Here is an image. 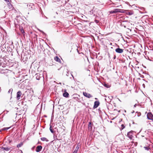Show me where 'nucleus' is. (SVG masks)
Here are the masks:
<instances>
[{"mask_svg":"<svg viewBox=\"0 0 153 153\" xmlns=\"http://www.w3.org/2000/svg\"><path fill=\"white\" fill-rule=\"evenodd\" d=\"M117 25L124 28L131 26L132 24L127 20H120L117 22Z\"/></svg>","mask_w":153,"mask_h":153,"instance_id":"f257e3e1","label":"nucleus"},{"mask_svg":"<svg viewBox=\"0 0 153 153\" xmlns=\"http://www.w3.org/2000/svg\"><path fill=\"white\" fill-rule=\"evenodd\" d=\"M36 78L37 80H39L40 78L44 79L43 75L42 74H40L39 73L36 74L35 75Z\"/></svg>","mask_w":153,"mask_h":153,"instance_id":"f03ea898","label":"nucleus"},{"mask_svg":"<svg viewBox=\"0 0 153 153\" xmlns=\"http://www.w3.org/2000/svg\"><path fill=\"white\" fill-rule=\"evenodd\" d=\"M147 116L148 119L153 120V115L151 112L148 113L147 114Z\"/></svg>","mask_w":153,"mask_h":153,"instance_id":"7ed1b4c3","label":"nucleus"},{"mask_svg":"<svg viewBox=\"0 0 153 153\" xmlns=\"http://www.w3.org/2000/svg\"><path fill=\"white\" fill-rule=\"evenodd\" d=\"M22 94V93L20 91H19L17 92L16 97V99L17 100H19L20 99V97Z\"/></svg>","mask_w":153,"mask_h":153,"instance_id":"20e7f679","label":"nucleus"},{"mask_svg":"<svg viewBox=\"0 0 153 153\" xmlns=\"http://www.w3.org/2000/svg\"><path fill=\"white\" fill-rule=\"evenodd\" d=\"M120 9L115 8L114 9V10L111 11L110 12V13H117L120 12Z\"/></svg>","mask_w":153,"mask_h":153,"instance_id":"39448f33","label":"nucleus"},{"mask_svg":"<svg viewBox=\"0 0 153 153\" xmlns=\"http://www.w3.org/2000/svg\"><path fill=\"white\" fill-rule=\"evenodd\" d=\"M115 51L117 53H121L123 52V50L118 48L115 49Z\"/></svg>","mask_w":153,"mask_h":153,"instance_id":"423d86ee","label":"nucleus"},{"mask_svg":"<svg viewBox=\"0 0 153 153\" xmlns=\"http://www.w3.org/2000/svg\"><path fill=\"white\" fill-rule=\"evenodd\" d=\"M83 94L84 96L88 98H89L92 97V96L90 94L86 92H83Z\"/></svg>","mask_w":153,"mask_h":153,"instance_id":"0eeeda50","label":"nucleus"},{"mask_svg":"<svg viewBox=\"0 0 153 153\" xmlns=\"http://www.w3.org/2000/svg\"><path fill=\"white\" fill-rule=\"evenodd\" d=\"M42 146H41L39 145L37 146L36 149V152H40L42 149Z\"/></svg>","mask_w":153,"mask_h":153,"instance_id":"6e6552de","label":"nucleus"},{"mask_svg":"<svg viewBox=\"0 0 153 153\" xmlns=\"http://www.w3.org/2000/svg\"><path fill=\"white\" fill-rule=\"evenodd\" d=\"M99 104L100 102L99 101H95L94 102V105L93 107L94 108H97L99 105Z\"/></svg>","mask_w":153,"mask_h":153,"instance_id":"1a4fd4ad","label":"nucleus"},{"mask_svg":"<svg viewBox=\"0 0 153 153\" xmlns=\"http://www.w3.org/2000/svg\"><path fill=\"white\" fill-rule=\"evenodd\" d=\"M127 136L129 138V139H132L133 136H132V131H130L128 132L127 133Z\"/></svg>","mask_w":153,"mask_h":153,"instance_id":"9d476101","label":"nucleus"},{"mask_svg":"<svg viewBox=\"0 0 153 153\" xmlns=\"http://www.w3.org/2000/svg\"><path fill=\"white\" fill-rule=\"evenodd\" d=\"M27 6L28 7H29L30 9H33L34 8V6L33 4H27Z\"/></svg>","mask_w":153,"mask_h":153,"instance_id":"9b49d317","label":"nucleus"},{"mask_svg":"<svg viewBox=\"0 0 153 153\" xmlns=\"http://www.w3.org/2000/svg\"><path fill=\"white\" fill-rule=\"evenodd\" d=\"M134 13V12L132 10H126V14L127 15H131Z\"/></svg>","mask_w":153,"mask_h":153,"instance_id":"f8f14e48","label":"nucleus"},{"mask_svg":"<svg viewBox=\"0 0 153 153\" xmlns=\"http://www.w3.org/2000/svg\"><path fill=\"white\" fill-rule=\"evenodd\" d=\"M80 147V145H79L78 144H77V146H76V149H75L74 151L73 152V153H77V152L79 149V148Z\"/></svg>","mask_w":153,"mask_h":153,"instance_id":"ddd939ff","label":"nucleus"},{"mask_svg":"<svg viewBox=\"0 0 153 153\" xmlns=\"http://www.w3.org/2000/svg\"><path fill=\"white\" fill-rule=\"evenodd\" d=\"M1 150H2V151L5 150V151H8L10 150V148L9 147H6V148L2 147L1 148Z\"/></svg>","mask_w":153,"mask_h":153,"instance_id":"4468645a","label":"nucleus"},{"mask_svg":"<svg viewBox=\"0 0 153 153\" xmlns=\"http://www.w3.org/2000/svg\"><path fill=\"white\" fill-rule=\"evenodd\" d=\"M69 94L66 91H65V92L63 93V97H65L66 98L68 97L69 96Z\"/></svg>","mask_w":153,"mask_h":153,"instance_id":"2eb2a0df","label":"nucleus"},{"mask_svg":"<svg viewBox=\"0 0 153 153\" xmlns=\"http://www.w3.org/2000/svg\"><path fill=\"white\" fill-rule=\"evenodd\" d=\"M54 60L58 62L61 63V60L57 56H56L54 58Z\"/></svg>","mask_w":153,"mask_h":153,"instance_id":"dca6fc26","label":"nucleus"},{"mask_svg":"<svg viewBox=\"0 0 153 153\" xmlns=\"http://www.w3.org/2000/svg\"><path fill=\"white\" fill-rule=\"evenodd\" d=\"M142 19H150V18H149V16L147 15H146L143 16L142 17Z\"/></svg>","mask_w":153,"mask_h":153,"instance_id":"f3484780","label":"nucleus"},{"mask_svg":"<svg viewBox=\"0 0 153 153\" xmlns=\"http://www.w3.org/2000/svg\"><path fill=\"white\" fill-rule=\"evenodd\" d=\"M91 125L92 124L91 122H89V124L88 127V129H90L91 130L92 128V126H91Z\"/></svg>","mask_w":153,"mask_h":153,"instance_id":"a211bd4d","label":"nucleus"},{"mask_svg":"<svg viewBox=\"0 0 153 153\" xmlns=\"http://www.w3.org/2000/svg\"><path fill=\"white\" fill-rule=\"evenodd\" d=\"M126 10L120 9V12L122 13H125L126 14Z\"/></svg>","mask_w":153,"mask_h":153,"instance_id":"6ab92c4d","label":"nucleus"},{"mask_svg":"<svg viewBox=\"0 0 153 153\" xmlns=\"http://www.w3.org/2000/svg\"><path fill=\"white\" fill-rule=\"evenodd\" d=\"M7 5L10 9H12V5L10 1L7 2Z\"/></svg>","mask_w":153,"mask_h":153,"instance_id":"aec40b11","label":"nucleus"},{"mask_svg":"<svg viewBox=\"0 0 153 153\" xmlns=\"http://www.w3.org/2000/svg\"><path fill=\"white\" fill-rule=\"evenodd\" d=\"M41 139L42 141H46V142H48L49 140H48L46 138L43 137L41 138Z\"/></svg>","mask_w":153,"mask_h":153,"instance_id":"412c9836","label":"nucleus"},{"mask_svg":"<svg viewBox=\"0 0 153 153\" xmlns=\"http://www.w3.org/2000/svg\"><path fill=\"white\" fill-rule=\"evenodd\" d=\"M20 30L22 33L23 35V36H24L25 34V32L24 30L23 29V28L22 27V28H20Z\"/></svg>","mask_w":153,"mask_h":153,"instance_id":"4be33fe9","label":"nucleus"},{"mask_svg":"<svg viewBox=\"0 0 153 153\" xmlns=\"http://www.w3.org/2000/svg\"><path fill=\"white\" fill-rule=\"evenodd\" d=\"M104 86L106 88H109L110 86L109 85H108L107 84L105 83L104 85Z\"/></svg>","mask_w":153,"mask_h":153,"instance_id":"5701e85b","label":"nucleus"},{"mask_svg":"<svg viewBox=\"0 0 153 153\" xmlns=\"http://www.w3.org/2000/svg\"><path fill=\"white\" fill-rule=\"evenodd\" d=\"M144 148L147 151H149L150 149V148L149 146H145L144 147Z\"/></svg>","mask_w":153,"mask_h":153,"instance_id":"b1692460","label":"nucleus"},{"mask_svg":"<svg viewBox=\"0 0 153 153\" xmlns=\"http://www.w3.org/2000/svg\"><path fill=\"white\" fill-rule=\"evenodd\" d=\"M23 145V143H21L17 145V147L19 148L21 147Z\"/></svg>","mask_w":153,"mask_h":153,"instance_id":"393cba45","label":"nucleus"},{"mask_svg":"<svg viewBox=\"0 0 153 153\" xmlns=\"http://www.w3.org/2000/svg\"><path fill=\"white\" fill-rule=\"evenodd\" d=\"M50 131H51V132L52 133H54V131H53V129H52L51 126H50Z\"/></svg>","mask_w":153,"mask_h":153,"instance_id":"a878e982","label":"nucleus"},{"mask_svg":"<svg viewBox=\"0 0 153 153\" xmlns=\"http://www.w3.org/2000/svg\"><path fill=\"white\" fill-rule=\"evenodd\" d=\"M12 91H13V89L12 88H10V89L8 91V93H11V94H12Z\"/></svg>","mask_w":153,"mask_h":153,"instance_id":"bb28decb","label":"nucleus"},{"mask_svg":"<svg viewBox=\"0 0 153 153\" xmlns=\"http://www.w3.org/2000/svg\"><path fill=\"white\" fill-rule=\"evenodd\" d=\"M10 128V127L4 128H3L2 130H7L8 129H9Z\"/></svg>","mask_w":153,"mask_h":153,"instance_id":"cd10ccee","label":"nucleus"},{"mask_svg":"<svg viewBox=\"0 0 153 153\" xmlns=\"http://www.w3.org/2000/svg\"><path fill=\"white\" fill-rule=\"evenodd\" d=\"M94 21L96 24H98L99 22V20H94Z\"/></svg>","mask_w":153,"mask_h":153,"instance_id":"c85d7f7f","label":"nucleus"},{"mask_svg":"<svg viewBox=\"0 0 153 153\" xmlns=\"http://www.w3.org/2000/svg\"><path fill=\"white\" fill-rule=\"evenodd\" d=\"M121 127H122V129H123V128H124L125 127V126L123 124H122L121 125Z\"/></svg>","mask_w":153,"mask_h":153,"instance_id":"c756f323","label":"nucleus"},{"mask_svg":"<svg viewBox=\"0 0 153 153\" xmlns=\"http://www.w3.org/2000/svg\"><path fill=\"white\" fill-rule=\"evenodd\" d=\"M4 1H5L6 2H9V0H4Z\"/></svg>","mask_w":153,"mask_h":153,"instance_id":"7c9ffc66","label":"nucleus"},{"mask_svg":"<svg viewBox=\"0 0 153 153\" xmlns=\"http://www.w3.org/2000/svg\"><path fill=\"white\" fill-rule=\"evenodd\" d=\"M76 50H77V52L79 53V54H80V53H79V51H78V49H76Z\"/></svg>","mask_w":153,"mask_h":153,"instance_id":"2f4dec72","label":"nucleus"},{"mask_svg":"<svg viewBox=\"0 0 153 153\" xmlns=\"http://www.w3.org/2000/svg\"><path fill=\"white\" fill-rule=\"evenodd\" d=\"M35 148V146H34L33 147H32V150H33V149H34Z\"/></svg>","mask_w":153,"mask_h":153,"instance_id":"473e14b6","label":"nucleus"},{"mask_svg":"<svg viewBox=\"0 0 153 153\" xmlns=\"http://www.w3.org/2000/svg\"><path fill=\"white\" fill-rule=\"evenodd\" d=\"M40 32H42V33H44V32L42 31L39 30V29H38Z\"/></svg>","mask_w":153,"mask_h":153,"instance_id":"72a5a7b5","label":"nucleus"},{"mask_svg":"<svg viewBox=\"0 0 153 153\" xmlns=\"http://www.w3.org/2000/svg\"><path fill=\"white\" fill-rule=\"evenodd\" d=\"M136 106H137V104H135V105H134V107H136Z\"/></svg>","mask_w":153,"mask_h":153,"instance_id":"f704fd0d","label":"nucleus"},{"mask_svg":"<svg viewBox=\"0 0 153 153\" xmlns=\"http://www.w3.org/2000/svg\"><path fill=\"white\" fill-rule=\"evenodd\" d=\"M143 20V21H145L146 22V20H145V19H144V20Z\"/></svg>","mask_w":153,"mask_h":153,"instance_id":"c9c22d12","label":"nucleus"},{"mask_svg":"<svg viewBox=\"0 0 153 153\" xmlns=\"http://www.w3.org/2000/svg\"><path fill=\"white\" fill-rule=\"evenodd\" d=\"M115 58H116V56H115L114 57V59H115Z\"/></svg>","mask_w":153,"mask_h":153,"instance_id":"e433bc0d","label":"nucleus"},{"mask_svg":"<svg viewBox=\"0 0 153 153\" xmlns=\"http://www.w3.org/2000/svg\"><path fill=\"white\" fill-rule=\"evenodd\" d=\"M146 20V21H147L148 22H150L149 21V20H148V19H147V20Z\"/></svg>","mask_w":153,"mask_h":153,"instance_id":"4c0bfd02","label":"nucleus"},{"mask_svg":"<svg viewBox=\"0 0 153 153\" xmlns=\"http://www.w3.org/2000/svg\"><path fill=\"white\" fill-rule=\"evenodd\" d=\"M134 111H132L131 113H134Z\"/></svg>","mask_w":153,"mask_h":153,"instance_id":"58836bf2","label":"nucleus"},{"mask_svg":"<svg viewBox=\"0 0 153 153\" xmlns=\"http://www.w3.org/2000/svg\"><path fill=\"white\" fill-rule=\"evenodd\" d=\"M150 23L152 24V25H153V23L152 22H151Z\"/></svg>","mask_w":153,"mask_h":153,"instance_id":"ea45409f","label":"nucleus"},{"mask_svg":"<svg viewBox=\"0 0 153 153\" xmlns=\"http://www.w3.org/2000/svg\"><path fill=\"white\" fill-rule=\"evenodd\" d=\"M74 19H76V18L75 17H74Z\"/></svg>","mask_w":153,"mask_h":153,"instance_id":"a19ab883","label":"nucleus"},{"mask_svg":"<svg viewBox=\"0 0 153 153\" xmlns=\"http://www.w3.org/2000/svg\"><path fill=\"white\" fill-rule=\"evenodd\" d=\"M122 19H125V18H123Z\"/></svg>","mask_w":153,"mask_h":153,"instance_id":"79ce46f5","label":"nucleus"},{"mask_svg":"<svg viewBox=\"0 0 153 153\" xmlns=\"http://www.w3.org/2000/svg\"><path fill=\"white\" fill-rule=\"evenodd\" d=\"M97 98H95V99H96V100H97Z\"/></svg>","mask_w":153,"mask_h":153,"instance_id":"37998d69","label":"nucleus"},{"mask_svg":"<svg viewBox=\"0 0 153 153\" xmlns=\"http://www.w3.org/2000/svg\"><path fill=\"white\" fill-rule=\"evenodd\" d=\"M145 138L146 140H147V138H146V137Z\"/></svg>","mask_w":153,"mask_h":153,"instance_id":"c03bdc74","label":"nucleus"},{"mask_svg":"<svg viewBox=\"0 0 153 153\" xmlns=\"http://www.w3.org/2000/svg\"><path fill=\"white\" fill-rule=\"evenodd\" d=\"M0 91H1V88L0 87Z\"/></svg>","mask_w":153,"mask_h":153,"instance_id":"a18cd8bd","label":"nucleus"},{"mask_svg":"<svg viewBox=\"0 0 153 153\" xmlns=\"http://www.w3.org/2000/svg\"><path fill=\"white\" fill-rule=\"evenodd\" d=\"M16 17L17 18H18L19 17H18V16H17Z\"/></svg>","mask_w":153,"mask_h":153,"instance_id":"49530a36","label":"nucleus"},{"mask_svg":"<svg viewBox=\"0 0 153 153\" xmlns=\"http://www.w3.org/2000/svg\"><path fill=\"white\" fill-rule=\"evenodd\" d=\"M142 137H144V136L142 135Z\"/></svg>","mask_w":153,"mask_h":153,"instance_id":"de8ad7c7","label":"nucleus"},{"mask_svg":"<svg viewBox=\"0 0 153 153\" xmlns=\"http://www.w3.org/2000/svg\"><path fill=\"white\" fill-rule=\"evenodd\" d=\"M73 19V18H72V19Z\"/></svg>","mask_w":153,"mask_h":153,"instance_id":"09e8293b","label":"nucleus"},{"mask_svg":"<svg viewBox=\"0 0 153 153\" xmlns=\"http://www.w3.org/2000/svg\"><path fill=\"white\" fill-rule=\"evenodd\" d=\"M152 148H153V146H152Z\"/></svg>","mask_w":153,"mask_h":153,"instance_id":"8fccbe9b","label":"nucleus"},{"mask_svg":"<svg viewBox=\"0 0 153 153\" xmlns=\"http://www.w3.org/2000/svg\"><path fill=\"white\" fill-rule=\"evenodd\" d=\"M152 121H153V120Z\"/></svg>","mask_w":153,"mask_h":153,"instance_id":"3c124183","label":"nucleus"}]
</instances>
